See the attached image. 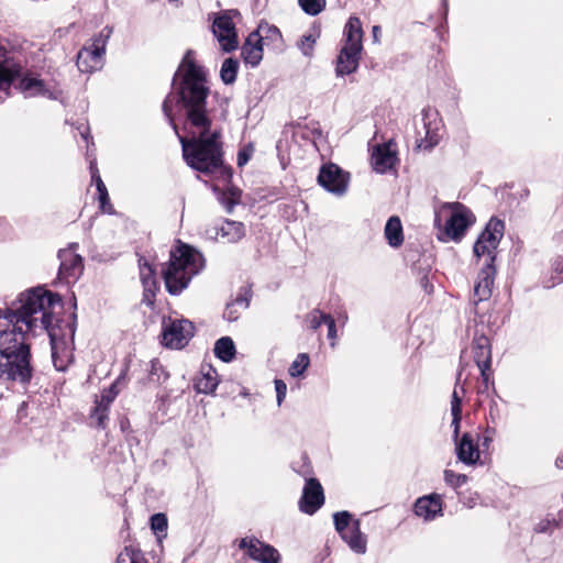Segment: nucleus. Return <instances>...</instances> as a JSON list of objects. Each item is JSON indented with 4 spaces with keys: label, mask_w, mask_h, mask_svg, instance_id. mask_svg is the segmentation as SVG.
I'll return each instance as SVG.
<instances>
[{
    "label": "nucleus",
    "mask_w": 563,
    "mask_h": 563,
    "mask_svg": "<svg viewBox=\"0 0 563 563\" xmlns=\"http://www.w3.org/2000/svg\"><path fill=\"white\" fill-rule=\"evenodd\" d=\"M478 369L481 372V376L483 378V383L485 385V388H487L489 379H490V375H489L490 367H478Z\"/></svg>",
    "instance_id": "nucleus-48"
},
{
    "label": "nucleus",
    "mask_w": 563,
    "mask_h": 563,
    "mask_svg": "<svg viewBox=\"0 0 563 563\" xmlns=\"http://www.w3.org/2000/svg\"><path fill=\"white\" fill-rule=\"evenodd\" d=\"M496 435V429L487 427L484 431L483 438H482V445L485 448H488L490 443L494 441V438Z\"/></svg>",
    "instance_id": "nucleus-47"
},
{
    "label": "nucleus",
    "mask_w": 563,
    "mask_h": 563,
    "mask_svg": "<svg viewBox=\"0 0 563 563\" xmlns=\"http://www.w3.org/2000/svg\"><path fill=\"white\" fill-rule=\"evenodd\" d=\"M413 511L418 517L426 521L433 520L442 515V499L438 494H430L418 498L413 506Z\"/></svg>",
    "instance_id": "nucleus-17"
},
{
    "label": "nucleus",
    "mask_w": 563,
    "mask_h": 563,
    "mask_svg": "<svg viewBox=\"0 0 563 563\" xmlns=\"http://www.w3.org/2000/svg\"><path fill=\"white\" fill-rule=\"evenodd\" d=\"M385 238L391 247H399L404 242L402 225L398 217H390L385 225Z\"/></svg>",
    "instance_id": "nucleus-22"
},
{
    "label": "nucleus",
    "mask_w": 563,
    "mask_h": 563,
    "mask_svg": "<svg viewBox=\"0 0 563 563\" xmlns=\"http://www.w3.org/2000/svg\"><path fill=\"white\" fill-rule=\"evenodd\" d=\"M327 317H329V314L321 312L319 309H314L307 314L306 322L311 330H317L325 322Z\"/></svg>",
    "instance_id": "nucleus-37"
},
{
    "label": "nucleus",
    "mask_w": 563,
    "mask_h": 563,
    "mask_svg": "<svg viewBox=\"0 0 563 563\" xmlns=\"http://www.w3.org/2000/svg\"><path fill=\"white\" fill-rule=\"evenodd\" d=\"M195 325L187 319L164 318L163 319V344L170 349H181L188 344L194 336Z\"/></svg>",
    "instance_id": "nucleus-9"
},
{
    "label": "nucleus",
    "mask_w": 563,
    "mask_h": 563,
    "mask_svg": "<svg viewBox=\"0 0 563 563\" xmlns=\"http://www.w3.org/2000/svg\"><path fill=\"white\" fill-rule=\"evenodd\" d=\"M559 522L554 518H544L541 519L534 527V531L537 533H552L555 528H558Z\"/></svg>",
    "instance_id": "nucleus-41"
},
{
    "label": "nucleus",
    "mask_w": 563,
    "mask_h": 563,
    "mask_svg": "<svg viewBox=\"0 0 563 563\" xmlns=\"http://www.w3.org/2000/svg\"><path fill=\"white\" fill-rule=\"evenodd\" d=\"M168 522L165 514L158 512L151 517V529L155 533H163V537H166Z\"/></svg>",
    "instance_id": "nucleus-35"
},
{
    "label": "nucleus",
    "mask_w": 563,
    "mask_h": 563,
    "mask_svg": "<svg viewBox=\"0 0 563 563\" xmlns=\"http://www.w3.org/2000/svg\"><path fill=\"white\" fill-rule=\"evenodd\" d=\"M219 384L217 371L210 366H202L200 377L197 379L196 389L198 393L211 394Z\"/></svg>",
    "instance_id": "nucleus-21"
},
{
    "label": "nucleus",
    "mask_w": 563,
    "mask_h": 563,
    "mask_svg": "<svg viewBox=\"0 0 563 563\" xmlns=\"http://www.w3.org/2000/svg\"><path fill=\"white\" fill-rule=\"evenodd\" d=\"M112 30L103 27L77 54V67L81 73H92L103 66L106 46Z\"/></svg>",
    "instance_id": "nucleus-7"
},
{
    "label": "nucleus",
    "mask_w": 563,
    "mask_h": 563,
    "mask_svg": "<svg viewBox=\"0 0 563 563\" xmlns=\"http://www.w3.org/2000/svg\"><path fill=\"white\" fill-rule=\"evenodd\" d=\"M77 246L78 244L73 243L58 253L60 261L58 278L67 284L75 283L84 272L82 258L75 252Z\"/></svg>",
    "instance_id": "nucleus-10"
},
{
    "label": "nucleus",
    "mask_w": 563,
    "mask_h": 563,
    "mask_svg": "<svg viewBox=\"0 0 563 563\" xmlns=\"http://www.w3.org/2000/svg\"><path fill=\"white\" fill-rule=\"evenodd\" d=\"M254 153V146L252 144H247L246 146H244L243 148H241L238 153V157H236V164L239 167H243L244 165H246L250 161V158L252 157Z\"/></svg>",
    "instance_id": "nucleus-42"
},
{
    "label": "nucleus",
    "mask_w": 563,
    "mask_h": 563,
    "mask_svg": "<svg viewBox=\"0 0 563 563\" xmlns=\"http://www.w3.org/2000/svg\"><path fill=\"white\" fill-rule=\"evenodd\" d=\"M372 166L378 174H385L390 170L398 162L396 143L388 141L377 144L372 151Z\"/></svg>",
    "instance_id": "nucleus-12"
},
{
    "label": "nucleus",
    "mask_w": 563,
    "mask_h": 563,
    "mask_svg": "<svg viewBox=\"0 0 563 563\" xmlns=\"http://www.w3.org/2000/svg\"><path fill=\"white\" fill-rule=\"evenodd\" d=\"M235 302L240 303V305L244 303V306L247 307V303L244 302V300H242V299H236Z\"/></svg>",
    "instance_id": "nucleus-52"
},
{
    "label": "nucleus",
    "mask_w": 563,
    "mask_h": 563,
    "mask_svg": "<svg viewBox=\"0 0 563 563\" xmlns=\"http://www.w3.org/2000/svg\"><path fill=\"white\" fill-rule=\"evenodd\" d=\"M341 318H342V320L345 322V321L347 320V314H346V313H344V314H342V316H341Z\"/></svg>",
    "instance_id": "nucleus-53"
},
{
    "label": "nucleus",
    "mask_w": 563,
    "mask_h": 563,
    "mask_svg": "<svg viewBox=\"0 0 563 563\" xmlns=\"http://www.w3.org/2000/svg\"><path fill=\"white\" fill-rule=\"evenodd\" d=\"M242 57L245 64L255 67L263 58L262 41L258 34L253 32L247 36L244 45L242 46Z\"/></svg>",
    "instance_id": "nucleus-18"
},
{
    "label": "nucleus",
    "mask_w": 563,
    "mask_h": 563,
    "mask_svg": "<svg viewBox=\"0 0 563 563\" xmlns=\"http://www.w3.org/2000/svg\"><path fill=\"white\" fill-rule=\"evenodd\" d=\"M218 235L227 242H238L244 236V225L241 222L225 220L221 224Z\"/></svg>",
    "instance_id": "nucleus-23"
},
{
    "label": "nucleus",
    "mask_w": 563,
    "mask_h": 563,
    "mask_svg": "<svg viewBox=\"0 0 563 563\" xmlns=\"http://www.w3.org/2000/svg\"><path fill=\"white\" fill-rule=\"evenodd\" d=\"M342 539L347 543L353 552L357 554H364L366 552L367 540L366 537L361 532V523L358 519L353 521L351 532L344 534Z\"/></svg>",
    "instance_id": "nucleus-20"
},
{
    "label": "nucleus",
    "mask_w": 563,
    "mask_h": 563,
    "mask_svg": "<svg viewBox=\"0 0 563 563\" xmlns=\"http://www.w3.org/2000/svg\"><path fill=\"white\" fill-rule=\"evenodd\" d=\"M444 481L448 485L459 488L467 482V476L464 474L455 473L451 470L444 471Z\"/></svg>",
    "instance_id": "nucleus-38"
},
{
    "label": "nucleus",
    "mask_w": 563,
    "mask_h": 563,
    "mask_svg": "<svg viewBox=\"0 0 563 563\" xmlns=\"http://www.w3.org/2000/svg\"><path fill=\"white\" fill-rule=\"evenodd\" d=\"M18 87L26 97H32L43 93L44 84L37 78L24 77L20 80Z\"/></svg>",
    "instance_id": "nucleus-28"
},
{
    "label": "nucleus",
    "mask_w": 563,
    "mask_h": 563,
    "mask_svg": "<svg viewBox=\"0 0 563 563\" xmlns=\"http://www.w3.org/2000/svg\"><path fill=\"white\" fill-rule=\"evenodd\" d=\"M275 390L277 396V405L280 406L287 393V385L282 379H275Z\"/></svg>",
    "instance_id": "nucleus-45"
},
{
    "label": "nucleus",
    "mask_w": 563,
    "mask_h": 563,
    "mask_svg": "<svg viewBox=\"0 0 563 563\" xmlns=\"http://www.w3.org/2000/svg\"><path fill=\"white\" fill-rule=\"evenodd\" d=\"M473 358L477 367L492 366V349L489 339L481 335L473 341Z\"/></svg>",
    "instance_id": "nucleus-19"
},
{
    "label": "nucleus",
    "mask_w": 563,
    "mask_h": 563,
    "mask_svg": "<svg viewBox=\"0 0 563 563\" xmlns=\"http://www.w3.org/2000/svg\"><path fill=\"white\" fill-rule=\"evenodd\" d=\"M140 277L144 287V297L150 301V297H154L157 290L154 269L150 264H140Z\"/></svg>",
    "instance_id": "nucleus-24"
},
{
    "label": "nucleus",
    "mask_w": 563,
    "mask_h": 563,
    "mask_svg": "<svg viewBox=\"0 0 563 563\" xmlns=\"http://www.w3.org/2000/svg\"><path fill=\"white\" fill-rule=\"evenodd\" d=\"M117 386L118 382L113 383L108 389H104L101 393L100 398L97 399L96 402L110 407V405L112 404V401L114 400L119 393Z\"/></svg>",
    "instance_id": "nucleus-39"
},
{
    "label": "nucleus",
    "mask_w": 563,
    "mask_h": 563,
    "mask_svg": "<svg viewBox=\"0 0 563 563\" xmlns=\"http://www.w3.org/2000/svg\"><path fill=\"white\" fill-rule=\"evenodd\" d=\"M555 465H556L558 468H563V456H559L555 460Z\"/></svg>",
    "instance_id": "nucleus-51"
},
{
    "label": "nucleus",
    "mask_w": 563,
    "mask_h": 563,
    "mask_svg": "<svg viewBox=\"0 0 563 563\" xmlns=\"http://www.w3.org/2000/svg\"><path fill=\"white\" fill-rule=\"evenodd\" d=\"M318 183L329 192L342 196L347 190L349 174L335 164H325L320 168Z\"/></svg>",
    "instance_id": "nucleus-11"
},
{
    "label": "nucleus",
    "mask_w": 563,
    "mask_h": 563,
    "mask_svg": "<svg viewBox=\"0 0 563 563\" xmlns=\"http://www.w3.org/2000/svg\"><path fill=\"white\" fill-rule=\"evenodd\" d=\"M333 521L335 526V530L340 534V537H344L347 532H351V527L353 523V519L350 512L340 511L333 515Z\"/></svg>",
    "instance_id": "nucleus-30"
},
{
    "label": "nucleus",
    "mask_w": 563,
    "mask_h": 563,
    "mask_svg": "<svg viewBox=\"0 0 563 563\" xmlns=\"http://www.w3.org/2000/svg\"><path fill=\"white\" fill-rule=\"evenodd\" d=\"M298 3L310 15L319 14L325 7V0H298Z\"/></svg>",
    "instance_id": "nucleus-33"
},
{
    "label": "nucleus",
    "mask_w": 563,
    "mask_h": 563,
    "mask_svg": "<svg viewBox=\"0 0 563 563\" xmlns=\"http://www.w3.org/2000/svg\"><path fill=\"white\" fill-rule=\"evenodd\" d=\"M444 220L443 241L459 242L475 222L472 211L460 202L444 203L435 214V223Z\"/></svg>",
    "instance_id": "nucleus-6"
},
{
    "label": "nucleus",
    "mask_w": 563,
    "mask_h": 563,
    "mask_svg": "<svg viewBox=\"0 0 563 563\" xmlns=\"http://www.w3.org/2000/svg\"><path fill=\"white\" fill-rule=\"evenodd\" d=\"M363 29L358 18L351 16L344 27V44L336 58L338 77L356 71L363 49Z\"/></svg>",
    "instance_id": "nucleus-4"
},
{
    "label": "nucleus",
    "mask_w": 563,
    "mask_h": 563,
    "mask_svg": "<svg viewBox=\"0 0 563 563\" xmlns=\"http://www.w3.org/2000/svg\"><path fill=\"white\" fill-rule=\"evenodd\" d=\"M99 201H100V209L102 210V212H106L109 214L113 213V208H112V205L110 203L108 191L104 194V196L99 195Z\"/></svg>",
    "instance_id": "nucleus-46"
},
{
    "label": "nucleus",
    "mask_w": 563,
    "mask_h": 563,
    "mask_svg": "<svg viewBox=\"0 0 563 563\" xmlns=\"http://www.w3.org/2000/svg\"><path fill=\"white\" fill-rule=\"evenodd\" d=\"M224 317L229 320V321H233L236 319V317L233 316V312L231 311L230 307L228 306L225 311H224Z\"/></svg>",
    "instance_id": "nucleus-49"
},
{
    "label": "nucleus",
    "mask_w": 563,
    "mask_h": 563,
    "mask_svg": "<svg viewBox=\"0 0 563 563\" xmlns=\"http://www.w3.org/2000/svg\"><path fill=\"white\" fill-rule=\"evenodd\" d=\"M108 411L109 407L96 402V406L91 412V419L96 421L97 427L106 428V422L108 420Z\"/></svg>",
    "instance_id": "nucleus-36"
},
{
    "label": "nucleus",
    "mask_w": 563,
    "mask_h": 563,
    "mask_svg": "<svg viewBox=\"0 0 563 563\" xmlns=\"http://www.w3.org/2000/svg\"><path fill=\"white\" fill-rule=\"evenodd\" d=\"M320 35V30L317 27L311 29L307 34H303L298 42V48L306 56H311L313 46Z\"/></svg>",
    "instance_id": "nucleus-29"
},
{
    "label": "nucleus",
    "mask_w": 563,
    "mask_h": 563,
    "mask_svg": "<svg viewBox=\"0 0 563 563\" xmlns=\"http://www.w3.org/2000/svg\"><path fill=\"white\" fill-rule=\"evenodd\" d=\"M89 168H90L91 179L96 184L98 194L104 196V194L108 190H107V187H106L104 183L102 181V179H101V177L99 175V170H98V167H97V164H96L95 159L90 161V167Z\"/></svg>",
    "instance_id": "nucleus-40"
},
{
    "label": "nucleus",
    "mask_w": 563,
    "mask_h": 563,
    "mask_svg": "<svg viewBox=\"0 0 563 563\" xmlns=\"http://www.w3.org/2000/svg\"><path fill=\"white\" fill-rule=\"evenodd\" d=\"M504 235V222L498 219H490L485 230L476 240L473 251L478 260H483V264L494 265L496 258V250Z\"/></svg>",
    "instance_id": "nucleus-8"
},
{
    "label": "nucleus",
    "mask_w": 563,
    "mask_h": 563,
    "mask_svg": "<svg viewBox=\"0 0 563 563\" xmlns=\"http://www.w3.org/2000/svg\"><path fill=\"white\" fill-rule=\"evenodd\" d=\"M203 265V257L197 250L180 244L170 252V260L162 271L167 291L174 296L179 295Z\"/></svg>",
    "instance_id": "nucleus-3"
},
{
    "label": "nucleus",
    "mask_w": 563,
    "mask_h": 563,
    "mask_svg": "<svg viewBox=\"0 0 563 563\" xmlns=\"http://www.w3.org/2000/svg\"><path fill=\"white\" fill-rule=\"evenodd\" d=\"M209 93L207 71L188 51L174 75L163 111L179 137L187 165L227 184L232 173L223 162L221 129L207 110Z\"/></svg>",
    "instance_id": "nucleus-1"
},
{
    "label": "nucleus",
    "mask_w": 563,
    "mask_h": 563,
    "mask_svg": "<svg viewBox=\"0 0 563 563\" xmlns=\"http://www.w3.org/2000/svg\"><path fill=\"white\" fill-rule=\"evenodd\" d=\"M372 32H373L374 41L378 42V34L380 32L379 26L378 25H374Z\"/></svg>",
    "instance_id": "nucleus-50"
},
{
    "label": "nucleus",
    "mask_w": 563,
    "mask_h": 563,
    "mask_svg": "<svg viewBox=\"0 0 563 563\" xmlns=\"http://www.w3.org/2000/svg\"><path fill=\"white\" fill-rule=\"evenodd\" d=\"M551 272V282L545 285L548 288L554 287L563 282V257H558L553 261Z\"/></svg>",
    "instance_id": "nucleus-32"
},
{
    "label": "nucleus",
    "mask_w": 563,
    "mask_h": 563,
    "mask_svg": "<svg viewBox=\"0 0 563 563\" xmlns=\"http://www.w3.org/2000/svg\"><path fill=\"white\" fill-rule=\"evenodd\" d=\"M240 548L245 549L247 555L261 563H279V553L278 551L257 539H242L240 542Z\"/></svg>",
    "instance_id": "nucleus-15"
},
{
    "label": "nucleus",
    "mask_w": 563,
    "mask_h": 563,
    "mask_svg": "<svg viewBox=\"0 0 563 563\" xmlns=\"http://www.w3.org/2000/svg\"><path fill=\"white\" fill-rule=\"evenodd\" d=\"M324 324L328 325V338L331 340V346L333 347L335 345V340L338 338L335 321L329 314V317H327V320H325Z\"/></svg>",
    "instance_id": "nucleus-44"
},
{
    "label": "nucleus",
    "mask_w": 563,
    "mask_h": 563,
    "mask_svg": "<svg viewBox=\"0 0 563 563\" xmlns=\"http://www.w3.org/2000/svg\"><path fill=\"white\" fill-rule=\"evenodd\" d=\"M253 33L258 34L261 41H263L264 38H271L272 41H277L282 38V34L278 27L269 25L268 23L260 24L257 30Z\"/></svg>",
    "instance_id": "nucleus-31"
},
{
    "label": "nucleus",
    "mask_w": 563,
    "mask_h": 563,
    "mask_svg": "<svg viewBox=\"0 0 563 563\" xmlns=\"http://www.w3.org/2000/svg\"><path fill=\"white\" fill-rule=\"evenodd\" d=\"M239 70V62L234 58H227L222 63L221 69H220V77L221 80L225 85H231L235 81L236 75Z\"/></svg>",
    "instance_id": "nucleus-27"
},
{
    "label": "nucleus",
    "mask_w": 563,
    "mask_h": 563,
    "mask_svg": "<svg viewBox=\"0 0 563 563\" xmlns=\"http://www.w3.org/2000/svg\"><path fill=\"white\" fill-rule=\"evenodd\" d=\"M212 31L223 51L231 52L238 47L234 23L228 14L224 13L216 18Z\"/></svg>",
    "instance_id": "nucleus-13"
},
{
    "label": "nucleus",
    "mask_w": 563,
    "mask_h": 563,
    "mask_svg": "<svg viewBox=\"0 0 563 563\" xmlns=\"http://www.w3.org/2000/svg\"><path fill=\"white\" fill-rule=\"evenodd\" d=\"M115 563H148L144 553L134 545L125 547L118 555Z\"/></svg>",
    "instance_id": "nucleus-26"
},
{
    "label": "nucleus",
    "mask_w": 563,
    "mask_h": 563,
    "mask_svg": "<svg viewBox=\"0 0 563 563\" xmlns=\"http://www.w3.org/2000/svg\"><path fill=\"white\" fill-rule=\"evenodd\" d=\"M59 298L42 288L20 295L18 306L0 312V378L27 383L32 376L30 347L25 335L37 329L47 331L54 367L63 372L73 362L75 324L53 325Z\"/></svg>",
    "instance_id": "nucleus-2"
},
{
    "label": "nucleus",
    "mask_w": 563,
    "mask_h": 563,
    "mask_svg": "<svg viewBox=\"0 0 563 563\" xmlns=\"http://www.w3.org/2000/svg\"><path fill=\"white\" fill-rule=\"evenodd\" d=\"M451 415H452V427L453 437L455 440V452L456 457L460 462L465 465H475L481 457L477 437L465 432L460 439V424L462 419V397L457 390L454 389L451 399Z\"/></svg>",
    "instance_id": "nucleus-5"
},
{
    "label": "nucleus",
    "mask_w": 563,
    "mask_h": 563,
    "mask_svg": "<svg viewBox=\"0 0 563 563\" xmlns=\"http://www.w3.org/2000/svg\"><path fill=\"white\" fill-rule=\"evenodd\" d=\"M309 365V357L307 354H299L296 360L290 364L289 374L292 377L301 375Z\"/></svg>",
    "instance_id": "nucleus-34"
},
{
    "label": "nucleus",
    "mask_w": 563,
    "mask_h": 563,
    "mask_svg": "<svg viewBox=\"0 0 563 563\" xmlns=\"http://www.w3.org/2000/svg\"><path fill=\"white\" fill-rule=\"evenodd\" d=\"M324 503V495L321 484L316 478H309L302 490L299 500V508L302 512L313 515Z\"/></svg>",
    "instance_id": "nucleus-16"
},
{
    "label": "nucleus",
    "mask_w": 563,
    "mask_h": 563,
    "mask_svg": "<svg viewBox=\"0 0 563 563\" xmlns=\"http://www.w3.org/2000/svg\"><path fill=\"white\" fill-rule=\"evenodd\" d=\"M240 198V194L238 190H231L230 197H227V195L223 192L220 197L221 203L225 207V209L231 212L234 205L238 203V200Z\"/></svg>",
    "instance_id": "nucleus-43"
},
{
    "label": "nucleus",
    "mask_w": 563,
    "mask_h": 563,
    "mask_svg": "<svg viewBox=\"0 0 563 563\" xmlns=\"http://www.w3.org/2000/svg\"><path fill=\"white\" fill-rule=\"evenodd\" d=\"M496 267L490 264H483L474 285L472 303L476 307L479 302L488 300L493 295Z\"/></svg>",
    "instance_id": "nucleus-14"
},
{
    "label": "nucleus",
    "mask_w": 563,
    "mask_h": 563,
    "mask_svg": "<svg viewBox=\"0 0 563 563\" xmlns=\"http://www.w3.org/2000/svg\"><path fill=\"white\" fill-rule=\"evenodd\" d=\"M213 352L223 362H231L235 355V345L230 336H222L216 344Z\"/></svg>",
    "instance_id": "nucleus-25"
},
{
    "label": "nucleus",
    "mask_w": 563,
    "mask_h": 563,
    "mask_svg": "<svg viewBox=\"0 0 563 563\" xmlns=\"http://www.w3.org/2000/svg\"><path fill=\"white\" fill-rule=\"evenodd\" d=\"M461 376H462V372L459 373L457 380L461 378Z\"/></svg>",
    "instance_id": "nucleus-54"
}]
</instances>
